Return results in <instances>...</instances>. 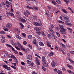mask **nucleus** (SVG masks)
I'll use <instances>...</instances> for the list:
<instances>
[{"label":"nucleus","instance_id":"f257e3e1","mask_svg":"<svg viewBox=\"0 0 74 74\" xmlns=\"http://www.w3.org/2000/svg\"><path fill=\"white\" fill-rule=\"evenodd\" d=\"M34 29L37 31L36 33L39 36H40L41 34L42 36H46L45 34H44V32L42 31L41 32H40V29H39V28L37 27H34Z\"/></svg>","mask_w":74,"mask_h":74},{"label":"nucleus","instance_id":"f03ea898","mask_svg":"<svg viewBox=\"0 0 74 74\" xmlns=\"http://www.w3.org/2000/svg\"><path fill=\"white\" fill-rule=\"evenodd\" d=\"M48 37H51V38H52L53 40H56V37H55L53 34H48L47 35Z\"/></svg>","mask_w":74,"mask_h":74},{"label":"nucleus","instance_id":"7ed1b4c3","mask_svg":"<svg viewBox=\"0 0 74 74\" xmlns=\"http://www.w3.org/2000/svg\"><path fill=\"white\" fill-rule=\"evenodd\" d=\"M24 13L26 17H28L29 16V15H30V14L29 11L27 10H26V12H24Z\"/></svg>","mask_w":74,"mask_h":74},{"label":"nucleus","instance_id":"20e7f679","mask_svg":"<svg viewBox=\"0 0 74 74\" xmlns=\"http://www.w3.org/2000/svg\"><path fill=\"white\" fill-rule=\"evenodd\" d=\"M66 30L64 28H61L60 30V32L62 34H66Z\"/></svg>","mask_w":74,"mask_h":74},{"label":"nucleus","instance_id":"39448f33","mask_svg":"<svg viewBox=\"0 0 74 74\" xmlns=\"http://www.w3.org/2000/svg\"><path fill=\"white\" fill-rule=\"evenodd\" d=\"M6 26L7 28H10V27H11L12 26V25L11 24L8 23L6 24Z\"/></svg>","mask_w":74,"mask_h":74},{"label":"nucleus","instance_id":"423d86ee","mask_svg":"<svg viewBox=\"0 0 74 74\" xmlns=\"http://www.w3.org/2000/svg\"><path fill=\"white\" fill-rule=\"evenodd\" d=\"M38 25H39V26H41L42 24L41 23V21H40V20L38 19Z\"/></svg>","mask_w":74,"mask_h":74},{"label":"nucleus","instance_id":"0eeeda50","mask_svg":"<svg viewBox=\"0 0 74 74\" xmlns=\"http://www.w3.org/2000/svg\"><path fill=\"white\" fill-rule=\"evenodd\" d=\"M28 58L29 59V60H31L32 59V56L30 55H29L28 57Z\"/></svg>","mask_w":74,"mask_h":74},{"label":"nucleus","instance_id":"6e6552de","mask_svg":"<svg viewBox=\"0 0 74 74\" xmlns=\"http://www.w3.org/2000/svg\"><path fill=\"white\" fill-rule=\"evenodd\" d=\"M8 15H10V16H13V18H15V16H14V14L12 13H9Z\"/></svg>","mask_w":74,"mask_h":74},{"label":"nucleus","instance_id":"1a4fd4ad","mask_svg":"<svg viewBox=\"0 0 74 74\" xmlns=\"http://www.w3.org/2000/svg\"><path fill=\"white\" fill-rule=\"evenodd\" d=\"M1 42L2 43H4L5 42V38H2L1 40Z\"/></svg>","mask_w":74,"mask_h":74},{"label":"nucleus","instance_id":"9d476101","mask_svg":"<svg viewBox=\"0 0 74 74\" xmlns=\"http://www.w3.org/2000/svg\"><path fill=\"white\" fill-rule=\"evenodd\" d=\"M47 45L48 47H50V48H51V42H47Z\"/></svg>","mask_w":74,"mask_h":74},{"label":"nucleus","instance_id":"9b49d317","mask_svg":"<svg viewBox=\"0 0 74 74\" xmlns=\"http://www.w3.org/2000/svg\"><path fill=\"white\" fill-rule=\"evenodd\" d=\"M39 44L40 45V46H42V47H43V46L44 45V43H43V42H39Z\"/></svg>","mask_w":74,"mask_h":74},{"label":"nucleus","instance_id":"f8f14e48","mask_svg":"<svg viewBox=\"0 0 74 74\" xmlns=\"http://www.w3.org/2000/svg\"><path fill=\"white\" fill-rule=\"evenodd\" d=\"M20 48L22 50V51H25V53H26V51H25V48H23V46H22L20 47Z\"/></svg>","mask_w":74,"mask_h":74},{"label":"nucleus","instance_id":"ddd939ff","mask_svg":"<svg viewBox=\"0 0 74 74\" xmlns=\"http://www.w3.org/2000/svg\"><path fill=\"white\" fill-rule=\"evenodd\" d=\"M49 29L51 33L50 34H54V32H53V31L49 28Z\"/></svg>","mask_w":74,"mask_h":74},{"label":"nucleus","instance_id":"4468645a","mask_svg":"<svg viewBox=\"0 0 74 74\" xmlns=\"http://www.w3.org/2000/svg\"><path fill=\"white\" fill-rule=\"evenodd\" d=\"M43 65L44 67H47V66H48V63H47L45 62L43 63Z\"/></svg>","mask_w":74,"mask_h":74},{"label":"nucleus","instance_id":"2eb2a0df","mask_svg":"<svg viewBox=\"0 0 74 74\" xmlns=\"http://www.w3.org/2000/svg\"><path fill=\"white\" fill-rule=\"evenodd\" d=\"M51 66L53 67H54L55 66V62H54V61L53 62L51 63Z\"/></svg>","mask_w":74,"mask_h":74},{"label":"nucleus","instance_id":"dca6fc26","mask_svg":"<svg viewBox=\"0 0 74 74\" xmlns=\"http://www.w3.org/2000/svg\"><path fill=\"white\" fill-rule=\"evenodd\" d=\"M21 21L22 22H23V23H25L26 22V20L23 18H21Z\"/></svg>","mask_w":74,"mask_h":74},{"label":"nucleus","instance_id":"f3484780","mask_svg":"<svg viewBox=\"0 0 74 74\" xmlns=\"http://www.w3.org/2000/svg\"><path fill=\"white\" fill-rule=\"evenodd\" d=\"M67 67H69V68L70 69H73V67H72V66L70 65H69V64H67Z\"/></svg>","mask_w":74,"mask_h":74},{"label":"nucleus","instance_id":"a211bd4d","mask_svg":"<svg viewBox=\"0 0 74 74\" xmlns=\"http://www.w3.org/2000/svg\"><path fill=\"white\" fill-rule=\"evenodd\" d=\"M34 24L35 25V26H40L39 24H38L37 22H34Z\"/></svg>","mask_w":74,"mask_h":74},{"label":"nucleus","instance_id":"6ab92c4d","mask_svg":"<svg viewBox=\"0 0 74 74\" xmlns=\"http://www.w3.org/2000/svg\"><path fill=\"white\" fill-rule=\"evenodd\" d=\"M45 57L44 56L42 57V60L43 62H45Z\"/></svg>","mask_w":74,"mask_h":74},{"label":"nucleus","instance_id":"aec40b11","mask_svg":"<svg viewBox=\"0 0 74 74\" xmlns=\"http://www.w3.org/2000/svg\"><path fill=\"white\" fill-rule=\"evenodd\" d=\"M33 44H36V43L37 42V41L36 39H34L33 41Z\"/></svg>","mask_w":74,"mask_h":74},{"label":"nucleus","instance_id":"412c9836","mask_svg":"<svg viewBox=\"0 0 74 74\" xmlns=\"http://www.w3.org/2000/svg\"><path fill=\"white\" fill-rule=\"evenodd\" d=\"M16 37L18 39V40H21V37L19 35L16 36Z\"/></svg>","mask_w":74,"mask_h":74},{"label":"nucleus","instance_id":"4be33fe9","mask_svg":"<svg viewBox=\"0 0 74 74\" xmlns=\"http://www.w3.org/2000/svg\"><path fill=\"white\" fill-rule=\"evenodd\" d=\"M27 62L28 64H32V63H31V62L29 60H27Z\"/></svg>","mask_w":74,"mask_h":74},{"label":"nucleus","instance_id":"5701e85b","mask_svg":"<svg viewBox=\"0 0 74 74\" xmlns=\"http://www.w3.org/2000/svg\"><path fill=\"white\" fill-rule=\"evenodd\" d=\"M2 66L4 68V69H6L8 66H7V65H3Z\"/></svg>","mask_w":74,"mask_h":74},{"label":"nucleus","instance_id":"b1692460","mask_svg":"<svg viewBox=\"0 0 74 74\" xmlns=\"http://www.w3.org/2000/svg\"><path fill=\"white\" fill-rule=\"evenodd\" d=\"M56 33L57 35L58 36V37H60V35L58 32H56Z\"/></svg>","mask_w":74,"mask_h":74},{"label":"nucleus","instance_id":"393cba45","mask_svg":"<svg viewBox=\"0 0 74 74\" xmlns=\"http://www.w3.org/2000/svg\"><path fill=\"white\" fill-rule=\"evenodd\" d=\"M18 45V46L19 47H21L22 46L21 44V43H19V42H18L17 43Z\"/></svg>","mask_w":74,"mask_h":74},{"label":"nucleus","instance_id":"a878e982","mask_svg":"<svg viewBox=\"0 0 74 74\" xmlns=\"http://www.w3.org/2000/svg\"><path fill=\"white\" fill-rule=\"evenodd\" d=\"M49 56H53V52H51L50 53L49 55Z\"/></svg>","mask_w":74,"mask_h":74},{"label":"nucleus","instance_id":"bb28decb","mask_svg":"<svg viewBox=\"0 0 74 74\" xmlns=\"http://www.w3.org/2000/svg\"><path fill=\"white\" fill-rule=\"evenodd\" d=\"M52 3H53V4H54V5H56L57 4V3L55 1H53L52 2Z\"/></svg>","mask_w":74,"mask_h":74},{"label":"nucleus","instance_id":"cd10ccee","mask_svg":"<svg viewBox=\"0 0 74 74\" xmlns=\"http://www.w3.org/2000/svg\"><path fill=\"white\" fill-rule=\"evenodd\" d=\"M33 8L34 10H38V8L37 7H33Z\"/></svg>","mask_w":74,"mask_h":74},{"label":"nucleus","instance_id":"c85d7f7f","mask_svg":"<svg viewBox=\"0 0 74 74\" xmlns=\"http://www.w3.org/2000/svg\"><path fill=\"white\" fill-rule=\"evenodd\" d=\"M57 73H58V74H62V71H61L60 70H58V71Z\"/></svg>","mask_w":74,"mask_h":74},{"label":"nucleus","instance_id":"c756f323","mask_svg":"<svg viewBox=\"0 0 74 74\" xmlns=\"http://www.w3.org/2000/svg\"><path fill=\"white\" fill-rule=\"evenodd\" d=\"M49 13V11H48V10L47 11L46 13V14L47 15H50V16H51V13H50V14H48Z\"/></svg>","mask_w":74,"mask_h":74},{"label":"nucleus","instance_id":"7c9ffc66","mask_svg":"<svg viewBox=\"0 0 74 74\" xmlns=\"http://www.w3.org/2000/svg\"><path fill=\"white\" fill-rule=\"evenodd\" d=\"M69 61H70V62L72 63H73V64H74V61H73V60H70V59H69Z\"/></svg>","mask_w":74,"mask_h":74},{"label":"nucleus","instance_id":"2f4dec72","mask_svg":"<svg viewBox=\"0 0 74 74\" xmlns=\"http://www.w3.org/2000/svg\"><path fill=\"white\" fill-rule=\"evenodd\" d=\"M28 38L29 39H32V35H30L28 36Z\"/></svg>","mask_w":74,"mask_h":74},{"label":"nucleus","instance_id":"473e14b6","mask_svg":"<svg viewBox=\"0 0 74 74\" xmlns=\"http://www.w3.org/2000/svg\"><path fill=\"white\" fill-rule=\"evenodd\" d=\"M0 33H1V34H5V32L3 31H0Z\"/></svg>","mask_w":74,"mask_h":74},{"label":"nucleus","instance_id":"72a5a7b5","mask_svg":"<svg viewBox=\"0 0 74 74\" xmlns=\"http://www.w3.org/2000/svg\"><path fill=\"white\" fill-rule=\"evenodd\" d=\"M16 14H18L19 16V15H21V13H20V12H19L18 11L16 12Z\"/></svg>","mask_w":74,"mask_h":74},{"label":"nucleus","instance_id":"f704fd0d","mask_svg":"<svg viewBox=\"0 0 74 74\" xmlns=\"http://www.w3.org/2000/svg\"><path fill=\"white\" fill-rule=\"evenodd\" d=\"M59 26V27H60V28H63L64 27V26L62 25H60Z\"/></svg>","mask_w":74,"mask_h":74},{"label":"nucleus","instance_id":"c9c22d12","mask_svg":"<svg viewBox=\"0 0 74 74\" xmlns=\"http://www.w3.org/2000/svg\"><path fill=\"white\" fill-rule=\"evenodd\" d=\"M50 28H51V29H54L55 28V27L53 26V25H50Z\"/></svg>","mask_w":74,"mask_h":74},{"label":"nucleus","instance_id":"e433bc0d","mask_svg":"<svg viewBox=\"0 0 74 74\" xmlns=\"http://www.w3.org/2000/svg\"><path fill=\"white\" fill-rule=\"evenodd\" d=\"M66 22L65 23V24L66 25H68V24H69V23L68 22H69V20L68 21H66Z\"/></svg>","mask_w":74,"mask_h":74},{"label":"nucleus","instance_id":"4c0bfd02","mask_svg":"<svg viewBox=\"0 0 74 74\" xmlns=\"http://www.w3.org/2000/svg\"><path fill=\"white\" fill-rule=\"evenodd\" d=\"M64 1H65V2L66 3V5H69V4H68V1L67 0H64Z\"/></svg>","mask_w":74,"mask_h":74},{"label":"nucleus","instance_id":"58836bf2","mask_svg":"<svg viewBox=\"0 0 74 74\" xmlns=\"http://www.w3.org/2000/svg\"><path fill=\"white\" fill-rule=\"evenodd\" d=\"M6 69H7V70H10V69H11V68H10V67L7 66Z\"/></svg>","mask_w":74,"mask_h":74},{"label":"nucleus","instance_id":"ea45409f","mask_svg":"<svg viewBox=\"0 0 74 74\" xmlns=\"http://www.w3.org/2000/svg\"><path fill=\"white\" fill-rule=\"evenodd\" d=\"M58 22L59 23H62L63 24L64 23V22L62 21H60V20L58 21Z\"/></svg>","mask_w":74,"mask_h":74},{"label":"nucleus","instance_id":"a19ab883","mask_svg":"<svg viewBox=\"0 0 74 74\" xmlns=\"http://www.w3.org/2000/svg\"><path fill=\"white\" fill-rule=\"evenodd\" d=\"M27 7L29 9H32V10H33V8L32 7H30L29 6H27Z\"/></svg>","mask_w":74,"mask_h":74},{"label":"nucleus","instance_id":"79ce46f5","mask_svg":"<svg viewBox=\"0 0 74 74\" xmlns=\"http://www.w3.org/2000/svg\"><path fill=\"white\" fill-rule=\"evenodd\" d=\"M62 10L64 13H65L66 14L67 13V11L63 9H62Z\"/></svg>","mask_w":74,"mask_h":74},{"label":"nucleus","instance_id":"37998d69","mask_svg":"<svg viewBox=\"0 0 74 74\" xmlns=\"http://www.w3.org/2000/svg\"><path fill=\"white\" fill-rule=\"evenodd\" d=\"M11 67H12V68H13V69H14L15 70H16V67L14 66H11Z\"/></svg>","mask_w":74,"mask_h":74},{"label":"nucleus","instance_id":"c03bdc74","mask_svg":"<svg viewBox=\"0 0 74 74\" xmlns=\"http://www.w3.org/2000/svg\"><path fill=\"white\" fill-rule=\"evenodd\" d=\"M27 43V42H26V41H24L23 42V44L24 45H26Z\"/></svg>","mask_w":74,"mask_h":74},{"label":"nucleus","instance_id":"a18cd8bd","mask_svg":"<svg viewBox=\"0 0 74 74\" xmlns=\"http://www.w3.org/2000/svg\"><path fill=\"white\" fill-rule=\"evenodd\" d=\"M64 20H68V21H69V18L67 17H64Z\"/></svg>","mask_w":74,"mask_h":74},{"label":"nucleus","instance_id":"49530a36","mask_svg":"<svg viewBox=\"0 0 74 74\" xmlns=\"http://www.w3.org/2000/svg\"><path fill=\"white\" fill-rule=\"evenodd\" d=\"M36 63L38 65H40V63L38 61H36Z\"/></svg>","mask_w":74,"mask_h":74},{"label":"nucleus","instance_id":"de8ad7c7","mask_svg":"<svg viewBox=\"0 0 74 74\" xmlns=\"http://www.w3.org/2000/svg\"><path fill=\"white\" fill-rule=\"evenodd\" d=\"M28 47L30 48L31 49H32V46L30 45H28Z\"/></svg>","mask_w":74,"mask_h":74},{"label":"nucleus","instance_id":"09e8293b","mask_svg":"<svg viewBox=\"0 0 74 74\" xmlns=\"http://www.w3.org/2000/svg\"><path fill=\"white\" fill-rule=\"evenodd\" d=\"M15 47L16 49H17V50H20V48H18V47H17L16 46H15Z\"/></svg>","mask_w":74,"mask_h":74},{"label":"nucleus","instance_id":"8fccbe9b","mask_svg":"<svg viewBox=\"0 0 74 74\" xmlns=\"http://www.w3.org/2000/svg\"><path fill=\"white\" fill-rule=\"evenodd\" d=\"M21 64L22 65H23V66H24V65H25V63L22 62H21Z\"/></svg>","mask_w":74,"mask_h":74},{"label":"nucleus","instance_id":"3c124183","mask_svg":"<svg viewBox=\"0 0 74 74\" xmlns=\"http://www.w3.org/2000/svg\"><path fill=\"white\" fill-rule=\"evenodd\" d=\"M55 48L56 50H58V46L56 45L55 46Z\"/></svg>","mask_w":74,"mask_h":74},{"label":"nucleus","instance_id":"603ef678","mask_svg":"<svg viewBox=\"0 0 74 74\" xmlns=\"http://www.w3.org/2000/svg\"><path fill=\"white\" fill-rule=\"evenodd\" d=\"M6 46L7 47H10V48H11V47H12L11 46V45H8V44H6Z\"/></svg>","mask_w":74,"mask_h":74},{"label":"nucleus","instance_id":"864d4df0","mask_svg":"<svg viewBox=\"0 0 74 74\" xmlns=\"http://www.w3.org/2000/svg\"><path fill=\"white\" fill-rule=\"evenodd\" d=\"M12 64H14V66H16V64L15 63H12Z\"/></svg>","mask_w":74,"mask_h":74},{"label":"nucleus","instance_id":"5fc2aeb1","mask_svg":"<svg viewBox=\"0 0 74 74\" xmlns=\"http://www.w3.org/2000/svg\"><path fill=\"white\" fill-rule=\"evenodd\" d=\"M11 11L12 12H13V9H12V5H11Z\"/></svg>","mask_w":74,"mask_h":74},{"label":"nucleus","instance_id":"6e6d98bb","mask_svg":"<svg viewBox=\"0 0 74 74\" xmlns=\"http://www.w3.org/2000/svg\"><path fill=\"white\" fill-rule=\"evenodd\" d=\"M11 49H12V50L13 51H15V49H14V48L12 47L11 46V47H10Z\"/></svg>","mask_w":74,"mask_h":74},{"label":"nucleus","instance_id":"4d7b16f0","mask_svg":"<svg viewBox=\"0 0 74 74\" xmlns=\"http://www.w3.org/2000/svg\"><path fill=\"white\" fill-rule=\"evenodd\" d=\"M19 55H21V56H22V55H23V54H22V52H20L19 53Z\"/></svg>","mask_w":74,"mask_h":74},{"label":"nucleus","instance_id":"13d9d810","mask_svg":"<svg viewBox=\"0 0 74 74\" xmlns=\"http://www.w3.org/2000/svg\"><path fill=\"white\" fill-rule=\"evenodd\" d=\"M14 53L16 54H18V52L17 51H16L15 50V51H14Z\"/></svg>","mask_w":74,"mask_h":74},{"label":"nucleus","instance_id":"bf43d9fd","mask_svg":"<svg viewBox=\"0 0 74 74\" xmlns=\"http://www.w3.org/2000/svg\"><path fill=\"white\" fill-rule=\"evenodd\" d=\"M8 4H9V2H8V1H6V2H5V4L6 5H7Z\"/></svg>","mask_w":74,"mask_h":74},{"label":"nucleus","instance_id":"052dcab7","mask_svg":"<svg viewBox=\"0 0 74 74\" xmlns=\"http://www.w3.org/2000/svg\"><path fill=\"white\" fill-rule=\"evenodd\" d=\"M42 69L43 70H44V71H45L46 70V69H45V68L43 66L42 67Z\"/></svg>","mask_w":74,"mask_h":74},{"label":"nucleus","instance_id":"680f3d73","mask_svg":"<svg viewBox=\"0 0 74 74\" xmlns=\"http://www.w3.org/2000/svg\"><path fill=\"white\" fill-rule=\"evenodd\" d=\"M22 35H23L24 37H26V34H25L24 33H23L22 34Z\"/></svg>","mask_w":74,"mask_h":74},{"label":"nucleus","instance_id":"e2e57ef3","mask_svg":"<svg viewBox=\"0 0 74 74\" xmlns=\"http://www.w3.org/2000/svg\"><path fill=\"white\" fill-rule=\"evenodd\" d=\"M14 62L15 63H17V62H18V60H17L16 59H15L14 60Z\"/></svg>","mask_w":74,"mask_h":74},{"label":"nucleus","instance_id":"0e129e2a","mask_svg":"<svg viewBox=\"0 0 74 74\" xmlns=\"http://www.w3.org/2000/svg\"><path fill=\"white\" fill-rule=\"evenodd\" d=\"M7 36L8 38H11V36H10L8 35Z\"/></svg>","mask_w":74,"mask_h":74},{"label":"nucleus","instance_id":"69168bd1","mask_svg":"<svg viewBox=\"0 0 74 74\" xmlns=\"http://www.w3.org/2000/svg\"><path fill=\"white\" fill-rule=\"evenodd\" d=\"M70 53L72 54L74 53V51H70Z\"/></svg>","mask_w":74,"mask_h":74},{"label":"nucleus","instance_id":"338daca9","mask_svg":"<svg viewBox=\"0 0 74 74\" xmlns=\"http://www.w3.org/2000/svg\"><path fill=\"white\" fill-rule=\"evenodd\" d=\"M58 3L59 4H61L62 2H61L60 1H59L58 2Z\"/></svg>","mask_w":74,"mask_h":74},{"label":"nucleus","instance_id":"774afa93","mask_svg":"<svg viewBox=\"0 0 74 74\" xmlns=\"http://www.w3.org/2000/svg\"><path fill=\"white\" fill-rule=\"evenodd\" d=\"M4 30H5V31H8V28H6L4 29Z\"/></svg>","mask_w":74,"mask_h":74}]
</instances>
